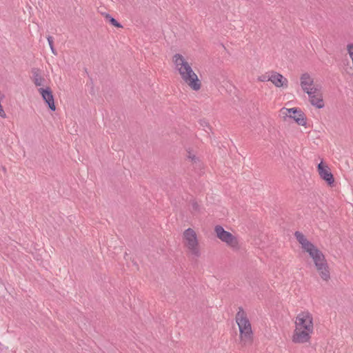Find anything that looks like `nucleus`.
<instances>
[{
    "instance_id": "obj_4",
    "label": "nucleus",
    "mask_w": 353,
    "mask_h": 353,
    "mask_svg": "<svg viewBox=\"0 0 353 353\" xmlns=\"http://www.w3.org/2000/svg\"><path fill=\"white\" fill-rule=\"evenodd\" d=\"M183 239L185 241V245L191 254L196 257L200 256L201 253L198 247L199 243L194 230L190 228L185 230L183 232Z\"/></svg>"
},
{
    "instance_id": "obj_3",
    "label": "nucleus",
    "mask_w": 353,
    "mask_h": 353,
    "mask_svg": "<svg viewBox=\"0 0 353 353\" xmlns=\"http://www.w3.org/2000/svg\"><path fill=\"white\" fill-rule=\"evenodd\" d=\"M308 254L313 259L321 278L324 281H328L330 279V268L323 252L316 248Z\"/></svg>"
},
{
    "instance_id": "obj_16",
    "label": "nucleus",
    "mask_w": 353,
    "mask_h": 353,
    "mask_svg": "<svg viewBox=\"0 0 353 353\" xmlns=\"http://www.w3.org/2000/svg\"><path fill=\"white\" fill-rule=\"evenodd\" d=\"M104 16L106 21H108L112 26L118 28L123 27L122 25L119 21H117L114 17H112L110 14L106 13L104 14Z\"/></svg>"
},
{
    "instance_id": "obj_2",
    "label": "nucleus",
    "mask_w": 353,
    "mask_h": 353,
    "mask_svg": "<svg viewBox=\"0 0 353 353\" xmlns=\"http://www.w3.org/2000/svg\"><path fill=\"white\" fill-rule=\"evenodd\" d=\"M235 319L239 326L241 341L244 343L251 341L253 336L251 323L242 307H239Z\"/></svg>"
},
{
    "instance_id": "obj_12",
    "label": "nucleus",
    "mask_w": 353,
    "mask_h": 353,
    "mask_svg": "<svg viewBox=\"0 0 353 353\" xmlns=\"http://www.w3.org/2000/svg\"><path fill=\"white\" fill-rule=\"evenodd\" d=\"M268 80L272 81V83L278 88H288V81L286 78H285L281 74L278 73L276 72H272V74L268 78Z\"/></svg>"
},
{
    "instance_id": "obj_10",
    "label": "nucleus",
    "mask_w": 353,
    "mask_h": 353,
    "mask_svg": "<svg viewBox=\"0 0 353 353\" xmlns=\"http://www.w3.org/2000/svg\"><path fill=\"white\" fill-rule=\"evenodd\" d=\"M313 331H308L307 330H294V335L292 337V341L296 343H304L310 339V334Z\"/></svg>"
},
{
    "instance_id": "obj_17",
    "label": "nucleus",
    "mask_w": 353,
    "mask_h": 353,
    "mask_svg": "<svg viewBox=\"0 0 353 353\" xmlns=\"http://www.w3.org/2000/svg\"><path fill=\"white\" fill-rule=\"evenodd\" d=\"M308 94V92L312 93V96H315L318 94H321L320 90L317 87H313L311 88H308L306 91H305Z\"/></svg>"
},
{
    "instance_id": "obj_15",
    "label": "nucleus",
    "mask_w": 353,
    "mask_h": 353,
    "mask_svg": "<svg viewBox=\"0 0 353 353\" xmlns=\"http://www.w3.org/2000/svg\"><path fill=\"white\" fill-rule=\"evenodd\" d=\"M33 74V81L36 86H41L43 81H45L44 78L39 75L38 73V70L36 68H33L32 70Z\"/></svg>"
},
{
    "instance_id": "obj_6",
    "label": "nucleus",
    "mask_w": 353,
    "mask_h": 353,
    "mask_svg": "<svg viewBox=\"0 0 353 353\" xmlns=\"http://www.w3.org/2000/svg\"><path fill=\"white\" fill-rule=\"evenodd\" d=\"M295 323L296 330H298L304 329L308 331H313V318L312 314L307 311L299 314L296 318Z\"/></svg>"
},
{
    "instance_id": "obj_22",
    "label": "nucleus",
    "mask_w": 353,
    "mask_h": 353,
    "mask_svg": "<svg viewBox=\"0 0 353 353\" xmlns=\"http://www.w3.org/2000/svg\"><path fill=\"white\" fill-rule=\"evenodd\" d=\"M189 158H191L192 161H195V159H196V157L194 155L189 156Z\"/></svg>"
},
{
    "instance_id": "obj_23",
    "label": "nucleus",
    "mask_w": 353,
    "mask_h": 353,
    "mask_svg": "<svg viewBox=\"0 0 353 353\" xmlns=\"http://www.w3.org/2000/svg\"><path fill=\"white\" fill-rule=\"evenodd\" d=\"M6 168L4 167H3V171L6 172Z\"/></svg>"
},
{
    "instance_id": "obj_19",
    "label": "nucleus",
    "mask_w": 353,
    "mask_h": 353,
    "mask_svg": "<svg viewBox=\"0 0 353 353\" xmlns=\"http://www.w3.org/2000/svg\"><path fill=\"white\" fill-rule=\"evenodd\" d=\"M199 124L203 128H207L210 130H212V128L208 122H207L205 119H200Z\"/></svg>"
},
{
    "instance_id": "obj_11",
    "label": "nucleus",
    "mask_w": 353,
    "mask_h": 353,
    "mask_svg": "<svg viewBox=\"0 0 353 353\" xmlns=\"http://www.w3.org/2000/svg\"><path fill=\"white\" fill-rule=\"evenodd\" d=\"M294 236L297 241L301 245V248L307 253L317 248L310 241H307L302 232L296 231L294 233Z\"/></svg>"
},
{
    "instance_id": "obj_14",
    "label": "nucleus",
    "mask_w": 353,
    "mask_h": 353,
    "mask_svg": "<svg viewBox=\"0 0 353 353\" xmlns=\"http://www.w3.org/2000/svg\"><path fill=\"white\" fill-rule=\"evenodd\" d=\"M311 94H312L311 92H308V96H309L310 103L312 105L315 106L316 108H319V109L323 108L324 107L325 104H324L322 94H318V96L317 95L312 96Z\"/></svg>"
},
{
    "instance_id": "obj_8",
    "label": "nucleus",
    "mask_w": 353,
    "mask_h": 353,
    "mask_svg": "<svg viewBox=\"0 0 353 353\" xmlns=\"http://www.w3.org/2000/svg\"><path fill=\"white\" fill-rule=\"evenodd\" d=\"M317 170L320 177L324 180L330 186H333L334 183V175L330 171V168L323 163V161L317 165Z\"/></svg>"
},
{
    "instance_id": "obj_9",
    "label": "nucleus",
    "mask_w": 353,
    "mask_h": 353,
    "mask_svg": "<svg viewBox=\"0 0 353 353\" xmlns=\"http://www.w3.org/2000/svg\"><path fill=\"white\" fill-rule=\"evenodd\" d=\"M38 91L41 95L43 100L48 105V108L51 111H55L56 105L54 104V99L51 88L49 87L46 88H40Z\"/></svg>"
},
{
    "instance_id": "obj_21",
    "label": "nucleus",
    "mask_w": 353,
    "mask_h": 353,
    "mask_svg": "<svg viewBox=\"0 0 353 353\" xmlns=\"http://www.w3.org/2000/svg\"><path fill=\"white\" fill-rule=\"evenodd\" d=\"M192 208L194 210H199V205H198V203L196 202L192 203Z\"/></svg>"
},
{
    "instance_id": "obj_18",
    "label": "nucleus",
    "mask_w": 353,
    "mask_h": 353,
    "mask_svg": "<svg viewBox=\"0 0 353 353\" xmlns=\"http://www.w3.org/2000/svg\"><path fill=\"white\" fill-rule=\"evenodd\" d=\"M47 39H48V43H49V46L50 47V49L52 52V53L55 55H57V51L55 50V48H54V41H53V38L51 36H48L47 37Z\"/></svg>"
},
{
    "instance_id": "obj_1",
    "label": "nucleus",
    "mask_w": 353,
    "mask_h": 353,
    "mask_svg": "<svg viewBox=\"0 0 353 353\" xmlns=\"http://www.w3.org/2000/svg\"><path fill=\"white\" fill-rule=\"evenodd\" d=\"M172 60L183 80L193 90H199L201 88V83L184 57L180 54H175Z\"/></svg>"
},
{
    "instance_id": "obj_7",
    "label": "nucleus",
    "mask_w": 353,
    "mask_h": 353,
    "mask_svg": "<svg viewBox=\"0 0 353 353\" xmlns=\"http://www.w3.org/2000/svg\"><path fill=\"white\" fill-rule=\"evenodd\" d=\"M285 110V112H288V114H286V115L290 118L293 119L295 122L302 126L306 125V117L305 113L299 108H292L290 109L288 108H283L281 111Z\"/></svg>"
},
{
    "instance_id": "obj_20",
    "label": "nucleus",
    "mask_w": 353,
    "mask_h": 353,
    "mask_svg": "<svg viewBox=\"0 0 353 353\" xmlns=\"http://www.w3.org/2000/svg\"><path fill=\"white\" fill-rule=\"evenodd\" d=\"M270 76H266V75H262L259 77V81H269L268 78H270Z\"/></svg>"
},
{
    "instance_id": "obj_13",
    "label": "nucleus",
    "mask_w": 353,
    "mask_h": 353,
    "mask_svg": "<svg viewBox=\"0 0 353 353\" xmlns=\"http://www.w3.org/2000/svg\"><path fill=\"white\" fill-rule=\"evenodd\" d=\"M300 80H301V86L304 92L306 91L309 88H308L309 86H311L314 84L313 79L310 77V75L307 72L303 74L301 76Z\"/></svg>"
},
{
    "instance_id": "obj_5",
    "label": "nucleus",
    "mask_w": 353,
    "mask_h": 353,
    "mask_svg": "<svg viewBox=\"0 0 353 353\" xmlns=\"http://www.w3.org/2000/svg\"><path fill=\"white\" fill-rule=\"evenodd\" d=\"M216 236L221 241L225 243L234 250L239 249V245L237 238L230 232L224 230L221 225H216L214 228Z\"/></svg>"
}]
</instances>
